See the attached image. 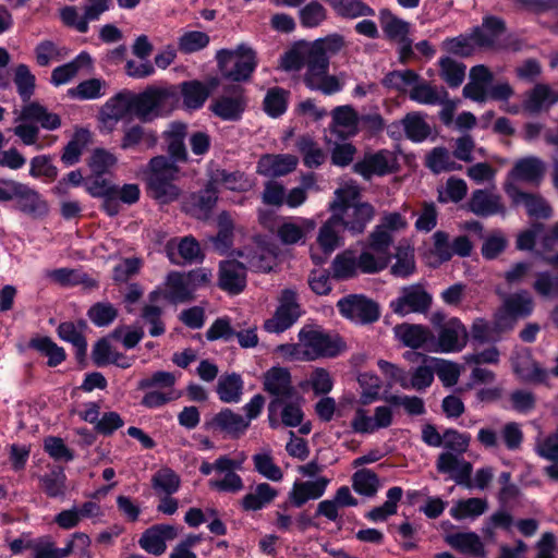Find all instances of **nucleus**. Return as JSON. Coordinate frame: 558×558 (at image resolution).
Wrapping results in <instances>:
<instances>
[{
	"label": "nucleus",
	"instance_id": "a211bd4d",
	"mask_svg": "<svg viewBox=\"0 0 558 558\" xmlns=\"http://www.w3.org/2000/svg\"><path fill=\"white\" fill-rule=\"evenodd\" d=\"M546 173L545 162L535 156H529L515 161L508 178L538 186Z\"/></svg>",
	"mask_w": 558,
	"mask_h": 558
},
{
	"label": "nucleus",
	"instance_id": "c756f323",
	"mask_svg": "<svg viewBox=\"0 0 558 558\" xmlns=\"http://www.w3.org/2000/svg\"><path fill=\"white\" fill-rule=\"evenodd\" d=\"M496 293L501 299V304L506 311L510 313L514 318L522 319L531 315L534 307V302L526 290H521L512 294H507L500 290H496Z\"/></svg>",
	"mask_w": 558,
	"mask_h": 558
},
{
	"label": "nucleus",
	"instance_id": "393cba45",
	"mask_svg": "<svg viewBox=\"0 0 558 558\" xmlns=\"http://www.w3.org/2000/svg\"><path fill=\"white\" fill-rule=\"evenodd\" d=\"M469 208L481 217H488L496 214H506V207L498 194L489 193L486 190H476L469 201Z\"/></svg>",
	"mask_w": 558,
	"mask_h": 558
},
{
	"label": "nucleus",
	"instance_id": "69168bd1",
	"mask_svg": "<svg viewBox=\"0 0 558 558\" xmlns=\"http://www.w3.org/2000/svg\"><path fill=\"white\" fill-rule=\"evenodd\" d=\"M116 162L114 155L104 148H96L88 160V167L95 177H102Z\"/></svg>",
	"mask_w": 558,
	"mask_h": 558
},
{
	"label": "nucleus",
	"instance_id": "ea45409f",
	"mask_svg": "<svg viewBox=\"0 0 558 558\" xmlns=\"http://www.w3.org/2000/svg\"><path fill=\"white\" fill-rule=\"evenodd\" d=\"M380 23L388 39L400 41L409 37L410 24L392 14L389 10L380 12Z\"/></svg>",
	"mask_w": 558,
	"mask_h": 558
},
{
	"label": "nucleus",
	"instance_id": "0eeeda50",
	"mask_svg": "<svg viewBox=\"0 0 558 558\" xmlns=\"http://www.w3.org/2000/svg\"><path fill=\"white\" fill-rule=\"evenodd\" d=\"M299 337L305 348L302 359L306 361L333 357L344 349V343L339 338H332L320 330L304 328L300 331Z\"/></svg>",
	"mask_w": 558,
	"mask_h": 558
},
{
	"label": "nucleus",
	"instance_id": "2eb2a0df",
	"mask_svg": "<svg viewBox=\"0 0 558 558\" xmlns=\"http://www.w3.org/2000/svg\"><path fill=\"white\" fill-rule=\"evenodd\" d=\"M457 456L449 451L441 452L436 463L437 471L449 474L458 485L471 488L473 487L471 480L473 466L469 461L459 460Z\"/></svg>",
	"mask_w": 558,
	"mask_h": 558
},
{
	"label": "nucleus",
	"instance_id": "13d9d810",
	"mask_svg": "<svg viewBox=\"0 0 558 558\" xmlns=\"http://www.w3.org/2000/svg\"><path fill=\"white\" fill-rule=\"evenodd\" d=\"M331 114L333 124L347 129L348 135H355L357 133L359 114L351 106L336 107Z\"/></svg>",
	"mask_w": 558,
	"mask_h": 558
},
{
	"label": "nucleus",
	"instance_id": "a19ab883",
	"mask_svg": "<svg viewBox=\"0 0 558 558\" xmlns=\"http://www.w3.org/2000/svg\"><path fill=\"white\" fill-rule=\"evenodd\" d=\"M183 104L189 109L201 108L209 96V90L204 83L193 80L180 85Z\"/></svg>",
	"mask_w": 558,
	"mask_h": 558
},
{
	"label": "nucleus",
	"instance_id": "412c9836",
	"mask_svg": "<svg viewBox=\"0 0 558 558\" xmlns=\"http://www.w3.org/2000/svg\"><path fill=\"white\" fill-rule=\"evenodd\" d=\"M16 121L39 123L40 128L48 131L57 130L61 126L59 114L49 112L48 109L38 101H31L22 107Z\"/></svg>",
	"mask_w": 558,
	"mask_h": 558
},
{
	"label": "nucleus",
	"instance_id": "aec40b11",
	"mask_svg": "<svg viewBox=\"0 0 558 558\" xmlns=\"http://www.w3.org/2000/svg\"><path fill=\"white\" fill-rule=\"evenodd\" d=\"M264 389L284 402L287 398H294L299 393L291 385V375L287 368L274 367L265 374Z\"/></svg>",
	"mask_w": 558,
	"mask_h": 558
},
{
	"label": "nucleus",
	"instance_id": "6e6d98bb",
	"mask_svg": "<svg viewBox=\"0 0 558 558\" xmlns=\"http://www.w3.org/2000/svg\"><path fill=\"white\" fill-rule=\"evenodd\" d=\"M35 76L31 73L26 64H19L15 68L14 84L16 85L17 93L24 102H31V98L35 92Z\"/></svg>",
	"mask_w": 558,
	"mask_h": 558
},
{
	"label": "nucleus",
	"instance_id": "0e129e2a",
	"mask_svg": "<svg viewBox=\"0 0 558 558\" xmlns=\"http://www.w3.org/2000/svg\"><path fill=\"white\" fill-rule=\"evenodd\" d=\"M287 94L282 88H270L264 99V110L274 118L281 116L287 109Z\"/></svg>",
	"mask_w": 558,
	"mask_h": 558
},
{
	"label": "nucleus",
	"instance_id": "c85d7f7f",
	"mask_svg": "<svg viewBox=\"0 0 558 558\" xmlns=\"http://www.w3.org/2000/svg\"><path fill=\"white\" fill-rule=\"evenodd\" d=\"M466 341V329L458 319L450 320L438 336V345L442 352L460 351Z\"/></svg>",
	"mask_w": 558,
	"mask_h": 558
},
{
	"label": "nucleus",
	"instance_id": "8fccbe9b",
	"mask_svg": "<svg viewBox=\"0 0 558 558\" xmlns=\"http://www.w3.org/2000/svg\"><path fill=\"white\" fill-rule=\"evenodd\" d=\"M488 508L485 499L472 497L459 500L454 507L450 509V514L457 520L465 518H475L483 514Z\"/></svg>",
	"mask_w": 558,
	"mask_h": 558
},
{
	"label": "nucleus",
	"instance_id": "1a4fd4ad",
	"mask_svg": "<svg viewBox=\"0 0 558 558\" xmlns=\"http://www.w3.org/2000/svg\"><path fill=\"white\" fill-rule=\"evenodd\" d=\"M0 183L13 190L16 208L23 214L35 219L43 218L48 214V204L36 190L14 180L1 179Z\"/></svg>",
	"mask_w": 558,
	"mask_h": 558
},
{
	"label": "nucleus",
	"instance_id": "052dcab7",
	"mask_svg": "<svg viewBox=\"0 0 558 558\" xmlns=\"http://www.w3.org/2000/svg\"><path fill=\"white\" fill-rule=\"evenodd\" d=\"M420 80V75L413 70L391 71L384 77L383 85L404 92L408 86L416 84Z\"/></svg>",
	"mask_w": 558,
	"mask_h": 558
},
{
	"label": "nucleus",
	"instance_id": "5fc2aeb1",
	"mask_svg": "<svg viewBox=\"0 0 558 558\" xmlns=\"http://www.w3.org/2000/svg\"><path fill=\"white\" fill-rule=\"evenodd\" d=\"M440 77L450 86L458 87L465 77V65L450 57H444L439 60Z\"/></svg>",
	"mask_w": 558,
	"mask_h": 558
},
{
	"label": "nucleus",
	"instance_id": "680f3d73",
	"mask_svg": "<svg viewBox=\"0 0 558 558\" xmlns=\"http://www.w3.org/2000/svg\"><path fill=\"white\" fill-rule=\"evenodd\" d=\"M442 88L438 90L435 86L428 82H417L410 90V98L420 104L435 105L440 101L442 96Z\"/></svg>",
	"mask_w": 558,
	"mask_h": 558
},
{
	"label": "nucleus",
	"instance_id": "e433bc0d",
	"mask_svg": "<svg viewBox=\"0 0 558 558\" xmlns=\"http://www.w3.org/2000/svg\"><path fill=\"white\" fill-rule=\"evenodd\" d=\"M92 58L87 52L80 53L74 60L57 66L51 73V83L56 86L70 82L83 66H89Z\"/></svg>",
	"mask_w": 558,
	"mask_h": 558
},
{
	"label": "nucleus",
	"instance_id": "a18cd8bd",
	"mask_svg": "<svg viewBox=\"0 0 558 558\" xmlns=\"http://www.w3.org/2000/svg\"><path fill=\"white\" fill-rule=\"evenodd\" d=\"M402 125L408 138L422 142L430 135V126L418 112H410L402 119Z\"/></svg>",
	"mask_w": 558,
	"mask_h": 558
},
{
	"label": "nucleus",
	"instance_id": "4468645a",
	"mask_svg": "<svg viewBox=\"0 0 558 558\" xmlns=\"http://www.w3.org/2000/svg\"><path fill=\"white\" fill-rule=\"evenodd\" d=\"M90 4L85 7L84 16L78 17L75 7H64L60 16L62 22L69 26L76 28L80 33L88 31V21L97 20L100 14L109 9L111 0H89Z\"/></svg>",
	"mask_w": 558,
	"mask_h": 558
},
{
	"label": "nucleus",
	"instance_id": "c9c22d12",
	"mask_svg": "<svg viewBox=\"0 0 558 558\" xmlns=\"http://www.w3.org/2000/svg\"><path fill=\"white\" fill-rule=\"evenodd\" d=\"M28 348L40 352L43 355L48 357L47 364L49 367H56L60 365L66 357L63 348L59 347L48 336L34 337L28 342Z\"/></svg>",
	"mask_w": 558,
	"mask_h": 558
},
{
	"label": "nucleus",
	"instance_id": "9b49d317",
	"mask_svg": "<svg viewBox=\"0 0 558 558\" xmlns=\"http://www.w3.org/2000/svg\"><path fill=\"white\" fill-rule=\"evenodd\" d=\"M279 303L274 316L264 324V328L268 332L279 333L287 330L301 315L295 291L291 289L282 290Z\"/></svg>",
	"mask_w": 558,
	"mask_h": 558
},
{
	"label": "nucleus",
	"instance_id": "a878e982",
	"mask_svg": "<svg viewBox=\"0 0 558 558\" xmlns=\"http://www.w3.org/2000/svg\"><path fill=\"white\" fill-rule=\"evenodd\" d=\"M165 286L163 298L172 304L189 303L195 300V293L183 272H169Z\"/></svg>",
	"mask_w": 558,
	"mask_h": 558
},
{
	"label": "nucleus",
	"instance_id": "72a5a7b5",
	"mask_svg": "<svg viewBox=\"0 0 558 558\" xmlns=\"http://www.w3.org/2000/svg\"><path fill=\"white\" fill-rule=\"evenodd\" d=\"M92 134L87 129H76L72 138L64 146L61 161L65 166H73L81 159L84 148L90 142Z\"/></svg>",
	"mask_w": 558,
	"mask_h": 558
},
{
	"label": "nucleus",
	"instance_id": "4be33fe9",
	"mask_svg": "<svg viewBox=\"0 0 558 558\" xmlns=\"http://www.w3.org/2000/svg\"><path fill=\"white\" fill-rule=\"evenodd\" d=\"M166 251L172 264L182 265L193 263L202 256L198 242L193 236H184L179 242L175 239L168 241Z\"/></svg>",
	"mask_w": 558,
	"mask_h": 558
},
{
	"label": "nucleus",
	"instance_id": "774afa93",
	"mask_svg": "<svg viewBox=\"0 0 558 558\" xmlns=\"http://www.w3.org/2000/svg\"><path fill=\"white\" fill-rule=\"evenodd\" d=\"M43 488L49 497H58L64 494L65 474L62 468L52 470L40 478Z\"/></svg>",
	"mask_w": 558,
	"mask_h": 558
},
{
	"label": "nucleus",
	"instance_id": "39448f33",
	"mask_svg": "<svg viewBox=\"0 0 558 558\" xmlns=\"http://www.w3.org/2000/svg\"><path fill=\"white\" fill-rule=\"evenodd\" d=\"M216 59L222 78L231 81V84L248 82L257 66L256 51L244 44L234 50H218Z\"/></svg>",
	"mask_w": 558,
	"mask_h": 558
},
{
	"label": "nucleus",
	"instance_id": "bb28decb",
	"mask_svg": "<svg viewBox=\"0 0 558 558\" xmlns=\"http://www.w3.org/2000/svg\"><path fill=\"white\" fill-rule=\"evenodd\" d=\"M389 153L379 150L375 154H365L364 158L353 166L354 172L361 174L365 180H369L373 175H385L393 170L389 166Z\"/></svg>",
	"mask_w": 558,
	"mask_h": 558
},
{
	"label": "nucleus",
	"instance_id": "4c0bfd02",
	"mask_svg": "<svg viewBox=\"0 0 558 558\" xmlns=\"http://www.w3.org/2000/svg\"><path fill=\"white\" fill-rule=\"evenodd\" d=\"M548 100L549 105L558 102V93L546 84H536L529 93L523 102V109L530 113H538L543 104Z\"/></svg>",
	"mask_w": 558,
	"mask_h": 558
},
{
	"label": "nucleus",
	"instance_id": "ddd939ff",
	"mask_svg": "<svg viewBox=\"0 0 558 558\" xmlns=\"http://www.w3.org/2000/svg\"><path fill=\"white\" fill-rule=\"evenodd\" d=\"M504 190L511 198L513 205H524L530 217L541 219L550 218L553 208L542 195L523 192L513 182L510 181L505 183Z\"/></svg>",
	"mask_w": 558,
	"mask_h": 558
},
{
	"label": "nucleus",
	"instance_id": "f8f14e48",
	"mask_svg": "<svg viewBox=\"0 0 558 558\" xmlns=\"http://www.w3.org/2000/svg\"><path fill=\"white\" fill-rule=\"evenodd\" d=\"M337 305L342 315L364 325L375 323L380 315L378 304L364 295H349Z\"/></svg>",
	"mask_w": 558,
	"mask_h": 558
},
{
	"label": "nucleus",
	"instance_id": "58836bf2",
	"mask_svg": "<svg viewBox=\"0 0 558 558\" xmlns=\"http://www.w3.org/2000/svg\"><path fill=\"white\" fill-rule=\"evenodd\" d=\"M218 232L215 235H210L208 241L213 244L214 248L220 253H226L233 242V222L230 215L222 211L218 216Z\"/></svg>",
	"mask_w": 558,
	"mask_h": 558
},
{
	"label": "nucleus",
	"instance_id": "79ce46f5",
	"mask_svg": "<svg viewBox=\"0 0 558 558\" xmlns=\"http://www.w3.org/2000/svg\"><path fill=\"white\" fill-rule=\"evenodd\" d=\"M340 230L343 229L338 220V215L332 213L331 217L320 227L317 238V241L325 253H331L339 245Z\"/></svg>",
	"mask_w": 558,
	"mask_h": 558
},
{
	"label": "nucleus",
	"instance_id": "cd10ccee",
	"mask_svg": "<svg viewBox=\"0 0 558 558\" xmlns=\"http://www.w3.org/2000/svg\"><path fill=\"white\" fill-rule=\"evenodd\" d=\"M329 480L319 477L316 481L295 482L289 494L290 502L300 508L310 499H318L326 490Z\"/></svg>",
	"mask_w": 558,
	"mask_h": 558
},
{
	"label": "nucleus",
	"instance_id": "dca6fc26",
	"mask_svg": "<svg viewBox=\"0 0 558 558\" xmlns=\"http://www.w3.org/2000/svg\"><path fill=\"white\" fill-rule=\"evenodd\" d=\"M506 29V23L502 19L488 15L483 19L481 25L473 28L472 38L478 48L495 49L499 37Z\"/></svg>",
	"mask_w": 558,
	"mask_h": 558
},
{
	"label": "nucleus",
	"instance_id": "6e6552de",
	"mask_svg": "<svg viewBox=\"0 0 558 558\" xmlns=\"http://www.w3.org/2000/svg\"><path fill=\"white\" fill-rule=\"evenodd\" d=\"M222 92V95L211 102V112L223 121L240 120L247 107L245 88L240 84H227Z\"/></svg>",
	"mask_w": 558,
	"mask_h": 558
},
{
	"label": "nucleus",
	"instance_id": "423d86ee",
	"mask_svg": "<svg viewBox=\"0 0 558 558\" xmlns=\"http://www.w3.org/2000/svg\"><path fill=\"white\" fill-rule=\"evenodd\" d=\"M177 101V93L172 87L147 86L142 90V123L169 116Z\"/></svg>",
	"mask_w": 558,
	"mask_h": 558
},
{
	"label": "nucleus",
	"instance_id": "338daca9",
	"mask_svg": "<svg viewBox=\"0 0 558 558\" xmlns=\"http://www.w3.org/2000/svg\"><path fill=\"white\" fill-rule=\"evenodd\" d=\"M255 470L270 481L278 482L282 480L281 469L274 463L269 453H257L253 457Z\"/></svg>",
	"mask_w": 558,
	"mask_h": 558
},
{
	"label": "nucleus",
	"instance_id": "4d7b16f0",
	"mask_svg": "<svg viewBox=\"0 0 558 558\" xmlns=\"http://www.w3.org/2000/svg\"><path fill=\"white\" fill-rule=\"evenodd\" d=\"M302 26L313 28L319 26L327 19V10L317 0L311 1L299 11Z\"/></svg>",
	"mask_w": 558,
	"mask_h": 558
},
{
	"label": "nucleus",
	"instance_id": "e2e57ef3",
	"mask_svg": "<svg viewBox=\"0 0 558 558\" xmlns=\"http://www.w3.org/2000/svg\"><path fill=\"white\" fill-rule=\"evenodd\" d=\"M333 10L342 17L355 19L374 15V10L361 0H339Z\"/></svg>",
	"mask_w": 558,
	"mask_h": 558
},
{
	"label": "nucleus",
	"instance_id": "bf43d9fd",
	"mask_svg": "<svg viewBox=\"0 0 558 558\" xmlns=\"http://www.w3.org/2000/svg\"><path fill=\"white\" fill-rule=\"evenodd\" d=\"M88 318L98 327L109 326L118 317V310L109 302H97L88 312Z\"/></svg>",
	"mask_w": 558,
	"mask_h": 558
},
{
	"label": "nucleus",
	"instance_id": "5701e85b",
	"mask_svg": "<svg viewBox=\"0 0 558 558\" xmlns=\"http://www.w3.org/2000/svg\"><path fill=\"white\" fill-rule=\"evenodd\" d=\"M187 135V125L181 121L170 123L169 129L165 131L163 137L167 142V151L169 159L175 162H186L189 160L184 140Z\"/></svg>",
	"mask_w": 558,
	"mask_h": 558
},
{
	"label": "nucleus",
	"instance_id": "864d4df0",
	"mask_svg": "<svg viewBox=\"0 0 558 558\" xmlns=\"http://www.w3.org/2000/svg\"><path fill=\"white\" fill-rule=\"evenodd\" d=\"M180 477L169 468H162L151 477V487L156 493H163L167 496L174 494L180 487Z\"/></svg>",
	"mask_w": 558,
	"mask_h": 558
},
{
	"label": "nucleus",
	"instance_id": "f3484780",
	"mask_svg": "<svg viewBox=\"0 0 558 558\" xmlns=\"http://www.w3.org/2000/svg\"><path fill=\"white\" fill-rule=\"evenodd\" d=\"M218 286L230 294H239L246 287V267L238 260L220 263Z\"/></svg>",
	"mask_w": 558,
	"mask_h": 558
},
{
	"label": "nucleus",
	"instance_id": "37998d69",
	"mask_svg": "<svg viewBox=\"0 0 558 558\" xmlns=\"http://www.w3.org/2000/svg\"><path fill=\"white\" fill-rule=\"evenodd\" d=\"M277 490L268 483H260L254 493L245 495L242 499V507L246 511H256L265 505L270 504L277 496Z\"/></svg>",
	"mask_w": 558,
	"mask_h": 558
},
{
	"label": "nucleus",
	"instance_id": "2f4dec72",
	"mask_svg": "<svg viewBox=\"0 0 558 558\" xmlns=\"http://www.w3.org/2000/svg\"><path fill=\"white\" fill-rule=\"evenodd\" d=\"M397 338L411 349L422 348L428 340L434 339L433 332L422 325L403 323L395 327Z\"/></svg>",
	"mask_w": 558,
	"mask_h": 558
},
{
	"label": "nucleus",
	"instance_id": "b1692460",
	"mask_svg": "<svg viewBox=\"0 0 558 558\" xmlns=\"http://www.w3.org/2000/svg\"><path fill=\"white\" fill-rule=\"evenodd\" d=\"M178 536L177 529L169 524H157L147 529L142 535V548L159 556L166 550V541H172Z\"/></svg>",
	"mask_w": 558,
	"mask_h": 558
},
{
	"label": "nucleus",
	"instance_id": "7ed1b4c3",
	"mask_svg": "<svg viewBox=\"0 0 558 558\" xmlns=\"http://www.w3.org/2000/svg\"><path fill=\"white\" fill-rule=\"evenodd\" d=\"M178 162L159 155L150 159L147 172V193L160 204H168L180 196V189L174 184L179 178Z\"/></svg>",
	"mask_w": 558,
	"mask_h": 558
},
{
	"label": "nucleus",
	"instance_id": "f03ea898",
	"mask_svg": "<svg viewBox=\"0 0 558 558\" xmlns=\"http://www.w3.org/2000/svg\"><path fill=\"white\" fill-rule=\"evenodd\" d=\"M335 195L336 197L330 203L329 209L338 215L342 229L352 234L363 233L367 223L375 216L374 206L359 201L360 191L356 187L338 189Z\"/></svg>",
	"mask_w": 558,
	"mask_h": 558
},
{
	"label": "nucleus",
	"instance_id": "f257e3e1",
	"mask_svg": "<svg viewBox=\"0 0 558 558\" xmlns=\"http://www.w3.org/2000/svg\"><path fill=\"white\" fill-rule=\"evenodd\" d=\"M345 46L344 37L331 34L314 41L299 40L280 59V68L286 72H298L306 68L304 84L312 90L325 95L337 93L342 85L337 76L329 75V59Z\"/></svg>",
	"mask_w": 558,
	"mask_h": 558
},
{
	"label": "nucleus",
	"instance_id": "20e7f679",
	"mask_svg": "<svg viewBox=\"0 0 558 558\" xmlns=\"http://www.w3.org/2000/svg\"><path fill=\"white\" fill-rule=\"evenodd\" d=\"M140 118V93L122 89L109 98L99 109L97 119L100 131L111 133L119 121L125 123Z\"/></svg>",
	"mask_w": 558,
	"mask_h": 558
},
{
	"label": "nucleus",
	"instance_id": "473e14b6",
	"mask_svg": "<svg viewBox=\"0 0 558 558\" xmlns=\"http://www.w3.org/2000/svg\"><path fill=\"white\" fill-rule=\"evenodd\" d=\"M445 542L452 548L474 557L485 555L484 545L480 536L474 532H459L445 536Z\"/></svg>",
	"mask_w": 558,
	"mask_h": 558
},
{
	"label": "nucleus",
	"instance_id": "7c9ffc66",
	"mask_svg": "<svg viewBox=\"0 0 558 558\" xmlns=\"http://www.w3.org/2000/svg\"><path fill=\"white\" fill-rule=\"evenodd\" d=\"M208 424L229 434L233 438H239L250 426L248 421L230 409H225L217 413Z\"/></svg>",
	"mask_w": 558,
	"mask_h": 558
},
{
	"label": "nucleus",
	"instance_id": "49530a36",
	"mask_svg": "<svg viewBox=\"0 0 558 558\" xmlns=\"http://www.w3.org/2000/svg\"><path fill=\"white\" fill-rule=\"evenodd\" d=\"M295 145L303 155V161L306 167L314 168L324 163L326 155L311 136H300Z\"/></svg>",
	"mask_w": 558,
	"mask_h": 558
},
{
	"label": "nucleus",
	"instance_id": "9d476101",
	"mask_svg": "<svg viewBox=\"0 0 558 558\" xmlns=\"http://www.w3.org/2000/svg\"><path fill=\"white\" fill-rule=\"evenodd\" d=\"M432 295L423 284L416 283L401 289V295L390 303L392 312L400 316L411 313L425 314L432 306Z\"/></svg>",
	"mask_w": 558,
	"mask_h": 558
},
{
	"label": "nucleus",
	"instance_id": "3c124183",
	"mask_svg": "<svg viewBox=\"0 0 558 558\" xmlns=\"http://www.w3.org/2000/svg\"><path fill=\"white\" fill-rule=\"evenodd\" d=\"M352 487L356 493L372 497L379 488V478L372 470L361 469L352 476Z\"/></svg>",
	"mask_w": 558,
	"mask_h": 558
},
{
	"label": "nucleus",
	"instance_id": "603ef678",
	"mask_svg": "<svg viewBox=\"0 0 558 558\" xmlns=\"http://www.w3.org/2000/svg\"><path fill=\"white\" fill-rule=\"evenodd\" d=\"M426 166L434 173L461 169V165L451 159L450 153L446 147H435L432 149L426 157Z\"/></svg>",
	"mask_w": 558,
	"mask_h": 558
},
{
	"label": "nucleus",
	"instance_id": "f704fd0d",
	"mask_svg": "<svg viewBox=\"0 0 558 558\" xmlns=\"http://www.w3.org/2000/svg\"><path fill=\"white\" fill-rule=\"evenodd\" d=\"M121 359L125 360V356L122 353L112 350L108 338H100L93 347L92 360L98 367L108 364H114L122 368L131 366V363H120Z\"/></svg>",
	"mask_w": 558,
	"mask_h": 558
},
{
	"label": "nucleus",
	"instance_id": "6ab92c4d",
	"mask_svg": "<svg viewBox=\"0 0 558 558\" xmlns=\"http://www.w3.org/2000/svg\"><path fill=\"white\" fill-rule=\"evenodd\" d=\"M298 163V157L291 154H266L257 162V173L270 178L282 177L294 171Z\"/></svg>",
	"mask_w": 558,
	"mask_h": 558
},
{
	"label": "nucleus",
	"instance_id": "de8ad7c7",
	"mask_svg": "<svg viewBox=\"0 0 558 558\" xmlns=\"http://www.w3.org/2000/svg\"><path fill=\"white\" fill-rule=\"evenodd\" d=\"M303 398L296 393L294 398H287L280 405L279 415L281 423L288 427H296L301 425L304 413L301 408Z\"/></svg>",
	"mask_w": 558,
	"mask_h": 558
},
{
	"label": "nucleus",
	"instance_id": "09e8293b",
	"mask_svg": "<svg viewBox=\"0 0 558 558\" xmlns=\"http://www.w3.org/2000/svg\"><path fill=\"white\" fill-rule=\"evenodd\" d=\"M107 83L100 78H89L81 82L76 87L70 88L68 95L71 98L81 100L97 99L105 95V87Z\"/></svg>",
	"mask_w": 558,
	"mask_h": 558
},
{
	"label": "nucleus",
	"instance_id": "c03bdc74",
	"mask_svg": "<svg viewBox=\"0 0 558 558\" xmlns=\"http://www.w3.org/2000/svg\"><path fill=\"white\" fill-rule=\"evenodd\" d=\"M243 381L240 375H221L217 384V393L223 402H236L242 393Z\"/></svg>",
	"mask_w": 558,
	"mask_h": 558
}]
</instances>
